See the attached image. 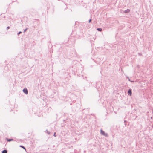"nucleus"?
Masks as SVG:
<instances>
[{"instance_id":"9b49d317","label":"nucleus","mask_w":153,"mask_h":153,"mask_svg":"<svg viewBox=\"0 0 153 153\" xmlns=\"http://www.w3.org/2000/svg\"><path fill=\"white\" fill-rule=\"evenodd\" d=\"M21 33V32H19V33H18V34H20V33Z\"/></svg>"},{"instance_id":"f257e3e1","label":"nucleus","mask_w":153,"mask_h":153,"mask_svg":"<svg viewBox=\"0 0 153 153\" xmlns=\"http://www.w3.org/2000/svg\"><path fill=\"white\" fill-rule=\"evenodd\" d=\"M23 92L26 94H27L28 93V90L26 88H24L23 90Z\"/></svg>"},{"instance_id":"ddd939ff","label":"nucleus","mask_w":153,"mask_h":153,"mask_svg":"<svg viewBox=\"0 0 153 153\" xmlns=\"http://www.w3.org/2000/svg\"><path fill=\"white\" fill-rule=\"evenodd\" d=\"M26 30H27V29H25V30L24 31H25H25H26Z\"/></svg>"},{"instance_id":"39448f33","label":"nucleus","mask_w":153,"mask_h":153,"mask_svg":"<svg viewBox=\"0 0 153 153\" xmlns=\"http://www.w3.org/2000/svg\"><path fill=\"white\" fill-rule=\"evenodd\" d=\"M7 151L6 150H4L2 152V153H7Z\"/></svg>"},{"instance_id":"6e6552de","label":"nucleus","mask_w":153,"mask_h":153,"mask_svg":"<svg viewBox=\"0 0 153 153\" xmlns=\"http://www.w3.org/2000/svg\"><path fill=\"white\" fill-rule=\"evenodd\" d=\"M97 30L99 31H101L102 30V29L101 28H98L97 29Z\"/></svg>"},{"instance_id":"0eeeda50","label":"nucleus","mask_w":153,"mask_h":153,"mask_svg":"<svg viewBox=\"0 0 153 153\" xmlns=\"http://www.w3.org/2000/svg\"><path fill=\"white\" fill-rule=\"evenodd\" d=\"M130 11V10L129 9H127L125 10V13H128Z\"/></svg>"},{"instance_id":"9d476101","label":"nucleus","mask_w":153,"mask_h":153,"mask_svg":"<svg viewBox=\"0 0 153 153\" xmlns=\"http://www.w3.org/2000/svg\"><path fill=\"white\" fill-rule=\"evenodd\" d=\"M91 19H90L89 20V23L91 22Z\"/></svg>"},{"instance_id":"423d86ee","label":"nucleus","mask_w":153,"mask_h":153,"mask_svg":"<svg viewBox=\"0 0 153 153\" xmlns=\"http://www.w3.org/2000/svg\"><path fill=\"white\" fill-rule=\"evenodd\" d=\"M19 146L21 147H22V148H23V149H24L25 150H26V149H25V148L24 146Z\"/></svg>"},{"instance_id":"1a4fd4ad","label":"nucleus","mask_w":153,"mask_h":153,"mask_svg":"<svg viewBox=\"0 0 153 153\" xmlns=\"http://www.w3.org/2000/svg\"><path fill=\"white\" fill-rule=\"evenodd\" d=\"M55 134H56V133H55H55H54V136L55 137H56V136Z\"/></svg>"},{"instance_id":"7ed1b4c3","label":"nucleus","mask_w":153,"mask_h":153,"mask_svg":"<svg viewBox=\"0 0 153 153\" xmlns=\"http://www.w3.org/2000/svg\"><path fill=\"white\" fill-rule=\"evenodd\" d=\"M128 93L130 96H131L132 94V92L130 89H129L128 91Z\"/></svg>"},{"instance_id":"20e7f679","label":"nucleus","mask_w":153,"mask_h":153,"mask_svg":"<svg viewBox=\"0 0 153 153\" xmlns=\"http://www.w3.org/2000/svg\"><path fill=\"white\" fill-rule=\"evenodd\" d=\"M7 140L8 141H13V139H7Z\"/></svg>"},{"instance_id":"f8f14e48","label":"nucleus","mask_w":153,"mask_h":153,"mask_svg":"<svg viewBox=\"0 0 153 153\" xmlns=\"http://www.w3.org/2000/svg\"><path fill=\"white\" fill-rule=\"evenodd\" d=\"M9 27H7V29H9Z\"/></svg>"},{"instance_id":"f03ea898","label":"nucleus","mask_w":153,"mask_h":153,"mask_svg":"<svg viewBox=\"0 0 153 153\" xmlns=\"http://www.w3.org/2000/svg\"><path fill=\"white\" fill-rule=\"evenodd\" d=\"M101 133H102V134L103 135H104L105 136H107V134H105V132L104 131H102V130H101Z\"/></svg>"}]
</instances>
